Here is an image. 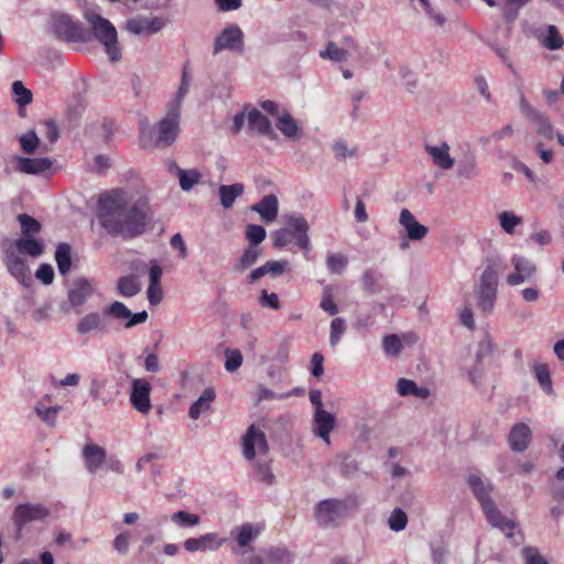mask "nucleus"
Wrapping results in <instances>:
<instances>
[{
  "instance_id": "9",
  "label": "nucleus",
  "mask_w": 564,
  "mask_h": 564,
  "mask_svg": "<svg viewBox=\"0 0 564 564\" xmlns=\"http://www.w3.org/2000/svg\"><path fill=\"white\" fill-rule=\"evenodd\" d=\"M269 444L265 433L254 424H251L242 437V454L249 460H256L258 457H267Z\"/></svg>"
},
{
  "instance_id": "37",
  "label": "nucleus",
  "mask_w": 564,
  "mask_h": 564,
  "mask_svg": "<svg viewBox=\"0 0 564 564\" xmlns=\"http://www.w3.org/2000/svg\"><path fill=\"white\" fill-rule=\"evenodd\" d=\"M57 269L62 275L68 274L72 267L70 247L67 243H59L55 251Z\"/></svg>"
},
{
  "instance_id": "60",
  "label": "nucleus",
  "mask_w": 564,
  "mask_h": 564,
  "mask_svg": "<svg viewBox=\"0 0 564 564\" xmlns=\"http://www.w3.org/2000/svg\"><path fill=\"white\" fill-rule=\"evenodd\" d=\"M288 265L289 262L286 260H270L264 263L267 274H272L273 276L281 275Z\"/></svg>"
},
{
  "instance_id": "11",
  "label": "nucleus",
  "mask_w": 564,
  "mask_h": 564,
  "mask_svg": "<svg viewBox=\"0 0 564 564\" xmlns=\"http://www.w3.org/2000/svg\"><path fill=\"white\" fill-rule=\"evenodd\" d=\"M513 271L506 278V282L510 286H517L525 282H530L536 274V264L529 258L514 254L511 258Z\"/></svg>"
},
{
  "instance_id": "52",
  "label": "nucleus",
  "mask_w": 564,
  "mask_h": 564,
  "mask_svg": "<svg viewBox=\"0 0 564 564\" xmlns=\"http://www.w3.org/2000/svg\"><path fill=\"white\" fill-rule=\"evenodd\" d=\"M388 524L392 531L399 532L404 530L408 524L406 513L402 509L395 508L388 520Z\"/></svg>"
},
{
  "instance_id": "64",
  "label": "nucleus",
  "mask_w": 564,
  "mask_h": 564,
  "mask_svg": "<svg viewBox=\"0 0 564 564\" xmlns=\"http://www.w3.org/2000/svg\"><path fill=\"white\" fill-rule=\"evenodd\" d=\"M324 356L319 352H315L311 359V373L319 378L324 373Z\"/></svg>"
},
{
  "instance_id": "13",
  "label": "nucleus",
  "mask_w": 564,
  "mask_h": 564,
  "mask_svg": "<svg viewBox=\"0 0 564 564\" xmlns=\"http://www.w3.org/2000/svg\"><path fill=\"white\" fill-rule=\"evenodd\" d=\"M520 109L521 112L530 120V122L535 127L538 134L541 137L551 140L554 138L555 132L550 119L543 112L534 109L525 99L523 95L520 98Z\"/></svg>"
},
{
  "instance_id": "45",
  "label": "nucleus",
  "mask_w": 564,
  "mask_h": 564,
  "mask_svg": "<svg viewBox=\"0 0 564 564\" xmlns=\"http://www.w3.org/2000/svg\"><path fill=\"white\" fill-rule=\"evenodd\" d=\"M534 375H535V378L539 381L541 388L546 393H549V394L552 393L553 388H552L551 373H550L549 366L546 364L535 365Z\"/></svg>"
},
{
  "instance_id": "16",
  "label": "nucleus",
  "mask_w": 564,
  "mask_h": 564,
  "mask_svg": "<svg viewBox=\"0 0 564 564\" xmlns=\"http://www.w3.org/2000/svg\"><path fill=\"white\" fill-rule=\"evenodd\" d=\"M226 542L217 532H208L197 538H188L184 541V549L189 553L195 552H216Z\"/></svg>"
},
{
  "instance_id": "31",
  "label": "nucleus",
  "mask_w": 564,
  "mask_h": 564,
  "mask_svg": "<svg viewBox=\"0 0 564 564\" xmlns=\"http://www.w3.org/2000/svg\"><path fill=\"white\" fill-rule=\"evenodd\" d=\"M6 264L11 275L18 281L24 282L29 278L30 271L24 259L10 248L7 250Z\"/></svg>"
},
{
  "instance_id": "56",
  "label": "nucleus",
  "mask_w": 564,
  "mask_h": 564,
  "mask_svg": "<svg viewBox=\"0 0 564 564\" xmlns=\"http://www.w3.org/2000/svg\"><path fill=\"white\" fill-rule=\"evenodd\" d=\"M39 143L40 140L33 130L28 131L25 134L20 137L21 148L28 154L34 153V151L39 147Z\"/></svg>"
},
{
  "instance_id": "19",
  "label": "nucleus",
  "mask_w": 564,
  "mask_h": 564,
  "mask_svg": "<svg viewBox=\"0 0 564 564\" xmlns=\"http://www.w3.org/2000/svg\"><path fill=\"white\" fill-rule=\"evenodd\" d=\"M336 417L326 410H318L313 414V433L327 445L330 444L329 434L335 429Z\"/></svg>"
},
{
  "instance_id": "32",
  "label": "nucleus",
  "mask_w": 564,
  "mask_h": 564,
  "mask_svg": "<svg viewBox=\"0 0 564 564\" xmlns=\"http://www.w3.org/2000/svg\"><path fill=\"white\" fill-rule=\"evenodd\" d=\"M275 126L278 130L288 139H300L301 127L288 110H283L278 117Z\"/></svg>"
},
{
  "instance_id": "39",
  "label": "nucleus",
  "mask_w": 564,
  "mask_h": 564,
  "mask_svg": "<svg viewBox=\"0 0 564 564\" xmlns=\"http://www.w3.org/2000/svg\"><path fill=\"white\" fill-rule=\"evenodd\" d=\"M261 256V248L256 246H249L234 264L235 271H243L253 265L258 258Z\"/></svg>"
},
{
  "instance_id": "5",
  "label": "nucleus",
  "mask_w": 564,
  "mask_h": 564,
  "mask_svg": "<svg viewBox=\"0 0 564 564\" xmlns=\"http://www.w3.org/2000/svg\"><path fill=\"white\" fill-rule=\"evenodd\" d=\"M51 29L57 39L67 43H85L90 41V34L82 23L66 13H53L51 15Z\"/></svg>"
},
{
  "instance_id": "26",
  "label": "nucleus",
  "mask_w": 564,
  "mask_h": 564,
  "mask_svg": "<svg viewBox=\"0 0 564 564\" xmlns=\"http://www.w3.org/2000/svg\"><path fill=\"white\" fill-rule=\"evenodd\" d=\"M215 400V389L212 387L204 389L199 398L189 406L188 416L192 420H198L203 414L209 413L212 411V405Z\"/></svg>"
},
{
  "instance_id": "46",
  "label": "nucleus",
  "mask_w": 564,
  "mask_h": 564,
  "mask_svg": "<svg viewBox=\"0 0 564 564\" xmlns=\"http://www.w3.org/2000/svg\"><path fill=\"white\" fill-rule=\"evenodd\" d=\"M499 224L501 228L509 235H512L516 227L522 224V217L517 216L511 212H502L498 215Z\"/></svg>"
},
{
  "instance_id": "21",
  "label": "nucleus",
  "mask_w": 564,
  "mask_h": 564,
  "mask_svg": "<svg viewBox=\"0 0 564 564\" xmlns=\"http://www.w3.org/2000/svg\"><path fill=\"white\" fill-rule=\"evenodd\" d=\"M164 24L161 18H133L126 22V30L135 35H150L161 31Z\"/></svg>"
},
{
  "instance_id": "40",
  "label": "nucleus",
  "mask_w": 564,
  "mask_h": 564,
  "mask_svg": "<svg viewBox=\"0 0 564 564\" xmlns=\"http://www.w3.org/2000/svg\"><path fill=\"white\" fill-rule=\"evenodd\" d=\"M117 290L120 295L132 297L140 292V284L135 276L127 275L119 279Z\"/></svg>"
},
{
  "instance_id": "54",
  "label": "nucleus",
  "mask_w": 564,
  "mask_h": 564,
  "mask_svg": "<svg viewBox=\"0 0 564 564\" xmlns=\"http://www.w3.org/2000/svg\"><path fill=\"white\" fill-rule=\"evenodd\" d=\"M265 229L260 225H248L246 228V237L250 246L260 245L265 239Z\"/></svg>"
},
{
  "instance_id": "59",
  "label": "nucleus",
  "mask_w": 564,
  "mask_h": 564,
  "mask_svg": "<svg viewBox=\"0 0 564 564\" xmlns=\"http://www.w3.org/2000/svg\"><path fill=\"white\" fill-rule=\"evenodd\" d=\"M131 534L128 531L121 532L113 540V549L120 554H127L129 551Z\"/></svg>"
},
{
  "instance_id": "42",
  "label": "nucleus",
  "mask_w": 564,
  "mask_h": 564,
  "mask_svg": "<svg viewBox=\"0 0 564 564\" xmlns=\"http://www.w3.org/2000/svg\"><path fill=\"white\" fill-rule=\"evenodd\" d=\"M12 93L15 97V102L20 108V115H22L21 109L32 101V91L25 88L22 82L15 80L12 84Z\"/></svg>"
},
{
  "instance_id": "1",
  "label": "nucleus",
  "mask_w": 564,
  "mask_h": 564,
  "mask_svg": "<svg viewBox=\"0 0 564 564\" xmlns=\"http://www.w3.org/2000/svg\"><path fill=\"white\" fill-rule=\"evenodd\" d=\"M98 218L109 235L130 239L147 230L152 212L148 198H132L117 189L100 197Z\"/></svg>"
},
{
  "instance_id": "6",
  "label": "nucleus",
  "mask_w": 564,
  "mask_h": 564,
  "mask_svg": "<svg viewBox=\"0 0 564 564\" xmlns=\"http://www.w3.org/2000/svg\"><path fill=\"white\" fill-rule=\"evenodd\" d=\"M498 288V272L495 264L489 263L482 271L479 282L475 288L477 306L482 313H490L496 304Z\"/></svg>"
},
{
  "instance_id": "62",
  "label": "nucleus",
  "mask_w": 564,
  "mask_h": 564,
  "mask_svg": "<svg viewBox=\"0 0 564 564\" xmlns=\"http://www.w3.org/2000/svg\"><path fill=\"white\" fill-rule=\"evenodd\" d=\"M523 554L527 560V564H549L547 561L541 556L539 551L534 547H524Z\"/></svg>"
},
{
  "instance_id": "22",
  "label": "nucleus",
  "mask_w": 564,
  "mask_h": 564,
  "mask_svg": "<svg viewBox=\"0 0 564 564\" xmlns=\"http://www.w3.org/2000/svg\"><path fill=\"white\" fill-rule=\"evenodd\" d=\"M96 288L94 284L85 279L78 278L74 281L73 288L68 291V302L73 307L84 305L87 300L93 295Z\"/></svg>"
},
{
  "instance_id": "61",
  "label": "nucleus",
  "mask_w": 564,
  "mask_h": 564,
  "mask_svg": "<svg viewBox=\"0 0 564 564\" xmlns=\"http://www.w3.org/2000/svg\"><path fill=\"white\" fill-rule=\"evenodd\" d=\"M494 350V344L489 336L480 340L476 352V361L480 362L485 357L489 356Z\"/></svg>"
},
{
  "instance_id": "12",
  "label": "nucleus",
  "mask_w": 564,
  "mask_h": 564,
  "mask_svg": "<svg viewBox=\"0 0 564 564\" xmlns=\"http://www.w3.org/2000/svg\"><path fill=\"white\" fill-rule=\"evenodd\" d=\"M347 505L343 500L326 499L321 501L315 508V518L321 527L334 524L344 516Z\"/></svg>"
},
{
  "instance_id": "15",
  "label": "nucleus",
  "mask_w": 564,
  "mask_h": 564,
  "mask_svg": "<svg viewBox=\"0 0 564 564\" xmlns=\"http://www.w3.org/2000/svg\"><path fill=\"white\" fill-rule=\"evenodd\" d=\"M120 391L107 378L93 377L90 380L89 394L95 401L104 406L110 405L119 395Z\"/></svg>"
},
{
  "instance_id": "48",
  "label": "nucleus",
  "mask_w": 564,
  "mask_h": 564,
  "mask_svg": "<svg viewBox=\"0 0 564 564\" xmlns=\"http://www.w3.org/2000/svg\"><path fill=\"white\" fill-rule=\"evenodd\" d=\"M18 220L25 237L37 234L41 230V224L28 214H20Z\"/></svg>"
},
{
  "instance_id": "51",
  "label": "nucleus",
  "mask_w": 564,
  "mask_h": 564,
  "mask_svg": "<svg viewBox=\"0 0 564 564\" xmlns=\"http://www.w3.org/2000/svg\"><path fill=\"white\" fill-rule=\"evenodd\" d=\"M346 332V321L343 317H336L330 323L329 344L335 347Z\"/></svg>"
},
{
  "instance_id": "7",
  "label": "nucleus",
  "mask_w": 564,
  "mask_h": 564,
  "mask_svg": "<svg viewBox=\"0 0 564 564\" xmlns=\"http://www.w3.org/2000/svg\"><path fill=\"white\" fill-rule=\"evenodd\" d=\"M50 516V510L42 503H20L13 512L11 520L15 527V540L22 535L23 528L34 521L44 520Z\"/></svg>"
},
{
  "instance_id": "28",
  "label": "nucleus",
  "mask_w": 564,
  "mask_h": 564,
  "mask_svg": "<svg viewBox=\"0 0 564 564\" xmlns=\"http://www.w3.org/2000/svg\"><path fill=\"white\" fill-rule=\"evenodd\" d=\"M425 151L430 155L434 165L442 170H449L454 166V159L449 155V145L444 142L441 145H425Z\"/></svg>"
},
{
  "instance_id": "30",
  "label": "nucleus",
  "mask_w": 564,
  "mask_h": 564,
  "mask_svg": "<svg viewBox=\"0 0 564 564\" xmlns=\"http://www.w3.org/2000/svg\"><path fill=\"white\" fill-rule=\"evenodd\" d=\"M262 527L259 524L243 523L236 527L231 533L236 536V542L240 549H247L261 533Z\"/></svg>"
},
{
  "instance_id": "20",
  "label": "nucleus",
  "mask_w": 564,
  "mask_h": 564,
  "mask_svg": "<svg viewBox=\"0 0 564 564\" xmlns=\"http://www.w3.org/2000/svg\"><path fill=\"white\" fill-rule=\"evenodd\" d=\"M400 225L405 230V237L412 241H421L429 232V228L420 224L414 215L406 208H403L399 218Z\"/></svg>"
},
{
  "instance_id": "47",
  "label": "nucleus",
  "mask_w": 564,
  "mask_h": 564,
  "mask_svg": "<svg viewBox=\"0 0 564 564\" xmlns=\"http://www.w3.org/2000/svg\"><path fill=\"white\" fill-rule=\"evenodd\" d=\"M267 562L269 564H291L292 555L284 547H271L267 552Z\"/></svg>"
},
{
  "instance_id": "4",
  "label": "nucleus",
  "mask_w": 564,
  "mask_h": 564,
  "mask_svg": "<svg viewBox=\"0 0 564 564\" xmlns=\"http://www.w3.org/2000/svg\"><path fill=\"white\" fill-rule=\"evenodd\" d=\"M178 107H172L166 117L163 118L155 128V138L148 135L144 130L140 134V144L142 148H165L171 145L178 134Z\"/></svg>"
},
{
  "instance_id": "58",
  "label": "nucleus",
  "mask_w": 564,
  "mask_h": 564,
  "mask_svg": "<svg viewBox=\"0 0 564 564\" xmlns=\"http://www.w3.org/2000/svg\"><path fill=\"white\" fill-rule=\"evenodd\" d=\"M273 245L275 248L282 249L290 245L293 240L291 238L290 230L285 227L275 230L272 235Z\"/></svg>"
},
{
  "instance_id": "14",
  "label": "nucleus",
  "mask_w": 564,
  "mask_h": 564,
  "mask_svg": "<svg viewBox=\"0 0 564 564\" xmlns=\"http://www.w3.org/2000/svg\"><path fill=\"white\" fill-rule=\"evenodd\" d=\"M243 48V33L237 24H229L216 37L214 43V55L221 51H239Z\"/></svg>"
},
{
  "instance_id": "35",
  "label": "nucleus",
  "mask_w": 564,
  "mask_h": 564,
  "mask_svg": "<svg viewBox=\"0 0 564 564\" xmlns=\"http://www.w3.org/2000/svg\"><path fill=\"white\" fill-rule=\"evenodd\" d=\"M245 186L242 183L232 185H220L218 188L220 204L224 208L229 209L232 207L236 198L243 194Z\"/></svg>"
},
{
  "instance_id": "50",
  "label": "nucleus",
  "mask_w": 564,
  "mask_h": 564,
  "mask_svg": "<svg viewBox=\"0 0 564 564\" xmlns=\"http://www.w3.org/2000/svg\"><path fill=\"white\" fill-rule=\"evenodd\" d=\"M225 357H226L225 369L228 372H235L236 370H238L241 367L243 358H242V354L239 349L227 348L225 350Z\"/></svg>"
},
{
  "instance_id": "53",
  "label": "nucleus",
  "mask_w": 564,
  "mask_h": 564,
  "mask_svg": "<svg viewBox=\"0 0 564 564\" xmlns=\"http://www.w3.org/2000/svg\"><path fill=\"white\" fill-rule=\"evenodd\" d=\"M543 45L549 50H558L563 45V40L555 25L547 26V34L542 41Z\"/></svg>"
},
{
  "instance_id": "2",
  "label": "nucleus",
  "mask_w": 564,
  "mask_h": 564,
  "mask_svg": "<svg viewBox=\"0 0 564 564\" xmlns=\"http://www.w3.org/2000/svg\"><path fill=\"white\" fill-rule=\"evenodd\" d=\"M467 484L473 491L475 498L480 503L481 509L488 522L502 531L506 536L511 538L512 531L516 527L514 521L506 518L497 508L495 501L491 499L494 485L486 478H482L480 473L474 471L467 475Z\"/></svg>"
},
{
  "instance_id": "44",
  "label": "nucleus",
  "mask_w": 564,
  "mask_h": 564,
  "mask_svg": "<svg viewBox=\"0 0 564 564\" xmlns=\"http://www.w3.org/2000/svg\"><path fill=\"white\" fill-rule=\"evenodd\" d=\"M348 264V259L341 253L329 252L326 257L327 269L334 274H341Z\"/></svg>"
},
{
  "instance_id": "33",
  "label": "nucleus",
  "mask_w": 564,
  "mask_h": 564,
  "mask_svg": "<svg viewBox=\"0 0 564 564\" xmlns=\"http://www.w3.org/2000/svg\"><path fill=\"white\" fill-rule=\"evenodd\" d=\"M10 249L14 250L19 254H29L31 257H40L43 253V243L33 238H20L14 240Z\"/></svg>"
},
{
  "instance_id": "27",
  "label": "nucleus",
  "mask_w": 564,
  "mask_h": 564,
  "mask_svg": "<svg viewBox=\"0 0 564 564\" xmlns=\"http://www.w3.org/2000/svg\"><path fill=\"white\" fill-rule=\"evenodd\" d=\"M251 210L258 213L264 223H273L279 213V200L275 195L269 194L251 206Z\"/></svg>"
},
{
  "instance_id": "57",
  "label": "nucleus",
  "mask_w": 564,
  "mask_h": 564,
  "mask_svg": "<svg viewBox=\"0 0 564 564\" xmlns=\"http://www.w3.org/2000/svg\"><path fill=\"white\" fill-rule=\"evenodd\" d=\"M458 175L465 178H473L478 175V169L475 159L470 158L458 164Z\"/></svg>"
},
{
  "instance_id": "49",
  "label": "nucleus",
  "mask_w": 564,
  "mask_h": 564,
  "mask_svg": "<svg viewBox=\"0 0 564 564\" xmlns=\"http://www.w3.org/2000/svg\"><path fill=\"white\" fill-rule=\"evenodd\" d=\"M61 408L58 405L55 406H45L42 403H39L35 406V411L37 415L41 417L43 422H45L50 426H54L56 423V416L59 412Z\"/></svg>"
},
{
  "instance_id": "63",
  "label": "nucleus",
  "mask_w": 564,
  "mask_h": 564,
  "mask_svg": "<svg viewBox=\"0 0 564 564\" xmlns=\"http://www.w3.org/2000/svg\"><path fill=\"white\" fill-rule=\"evenodd\" d=\"M147 294L151 305L160 304L163 299V290L161 284H149Z\"/></svg>"
},
{
  "instance_id": "36",
  "label": "nucleus",
  "mask_w": 564,
  "mask_h": 564,
  "mask_svg": "<svg viewBox=\"0 0 564 564\" xmlns=\"http://www.w3.org/2000/svg\"><path fill=\"white\" fill-rule=\"evenodd\" d=\"M170 520L178 529L195 528L200 523V517L186 510H178L170 516Z\"/></svg>"
},
{
  "instance_id": "17",
  "label": "nucleus",
  "mask_w": 564,
  "mask_h": 564,
  "mask_svg": "<svg viewBox=\"0 0 564 564\" xmlns=\"http://www.w3.org/2000/svg\"><path fill=\"white\" fill-rule=\"evenodd\" d=\"M107 313H110L113 319L126 321V328H131L138 324L147 322L148 319V313L145 311L132 313L127 305L119 301L108 305Z\"/></svg>"
},
{
  "instance_id": "24",
  "label": "nucleus",
  "mask_w": 564,
  "mask_h": 564,
  "mask_svg": "<svg viewBox=\"0 0 564 564\" xmlns=\"http://www.w3.org/2000/svg\"><path fill=\"white\" fill-rule=\"evenodd\" d=\"M247 120L250 131L260 135H267L270 139H274L276 137L271 121L260 110L256 108L249 110L247 113Z\"/></svg>"
},
{
  "instance_id": "10",
  "label": "nucleus",
  "mask_w": 564,
  "mask_h": 564,
  "mask_svg": "<svg viewBox=\"0 0 564 564\" xmlns=\"http://www.w3.org/2000/svg\"><path fill=\"white\" fill-rule=\"evenodd\" d=\"M284 227L290 230L292 240H295L304 256L311 251V239L308 237L310 226L307 220L300 214H289L283 216Z\"/></svg>"
},
{
  "instance_id": "23",
  "label": "nucleus",
  "mask_w": 564,
  "mask_h": 564,
  "mask_svg": "<svg viewBox=\"0 0 564 564\" xmlns=\"http://www.w3.org/2000/svg\"><path fill=\"white\" fill-rule=\"evenodd\" d=\"M85 467L90 474H95L105 463L107 453L101 446L87 443L82 451Z\"/></svg>"
},
{
  "instance_id": "43",
  "label": "nucleus",
  "mask_w": 564,
  "mask_h": 564,
  "mask_svg": "<svg viewBox=\"0 0 564 564\" xmlns=\"http://www.w3.org/2000/svg\"><path fill=\"white\" fill-rule=\"evenodd\" d=\"M382 349L387 356L398 357L403 349V345L398 335L391 334L383 337Z\"/></svg>"
},
{
  "instance_id": "55",
  "label": "nucleus",
  "mask_w": 564,
  "mask_h": 564,
  "mask_svg": "<svg viewBox=\"0 0 564 564\" xmlns=\"http://www.w3.org/2000/svg\"><path fill=\"white\" fill-rule=\"evenodd\" d=\"M256 471L259 480L271 484L273 480V474L270 469L267 457H259L256 462Z\"/></svg>"
},
{
  "instance_id": "41",
  "label": "nucleus",
  "mask_w": 564,
  "mask_h": 564,
  "mask_svg": "<svg viewBox=\"0 0 564 564\" xmlns=\"http://www.w3.org/2000/svg\"><path fill=\"white\" fill-rule=\"evenodd\" d=\"M319 57L335 63H340L347 61L348 51L346 48L338 47L334 42H328L326 48L319 52Z\"/></svg>"
},
{
  "instance_id": "8",
  "label": "nucleus",
  "mask_w": 564,
  "mask_h": 564,
  "mask_svg": "<svg viewBox=\"0 0 564 564\" xmlns=\"http://www.w3.org/2000/svg\"><path fill=\"white\" fill-rule=\"evenodd\" d=\"M108 305L100 312L94 311L85 314L76 325V332L82 336L99 335L104 336L110 332L111 314L107 313Z\"/></svg>"
},
{
  "instance_id": "38",
  "label": "nucleus",
  "mask_w": 564,
  "mask_h": 564,
  "mask_svg": "<svg viewBox=\"0 0 564 564\" xmlns=\"http://www.w3.org/2000/svg\"><path fill=\"white\" fill-rule=\"evenodd\" d=\"M175 169L178 175L180 186L185 192L191 191L202 178V174L196 169L183 170L177 166H175Z\"/></svg>"
},
{
  "instance_id": "25",
  "label": "nucleus",
  "mask_w": 564,
  "mask_h": 564,
  "mask_svg": "<svg viewBox=\"0 0 564 564\" xmlns=\"http://www.w3.org/2000/svg\"><path fill=\"white\" fill-rule=\"evenodd\" d=\"M532 438V432L528 424L517 423L509 433V445L514 452H524Z\"/></svg>"
},
{
  "instance_id": "29",
  "label": "nucleus",
  "mask_w": 564,
  "mask_h": 564,
  "mask_svg": "<svg viewBox=\"0 0 564 564\" xmlns=\"http://www.w3.org/2000/svg\"><path fill=\"white\" fill-rule=\"evenodd\" d=\"M52 166V161L47 158H18L17 170L24 174H40Z\"/></svg>"
},
{
  "instance_id": "3",
  "label": "nucleus",
  "mask_w": 564,
  "mask_h": 564,
  "mask_svg": "<svg viewBox=\"0 0 564 564\" xmlns=\"http://www.w3.org/2000/svg\"><path fill=\"white\" fill-rule=\"evenodd\" d=\"M84 18L90 28L88 31L90 41L95 40L100 43L111 62L120 61L122 53L115 25L108 19L94 11H86Z\"/></svg>"
},
{
  "instance_id": "34",
  "label": "nucleus",
  "mask_w": 564,
  "mask_h": 564,
  "mask_svg": "<svg viewBox=\"0 0 564 564\" xmlns=\"http://www.w3.org/2000/svg\"><path fill=\"white\" fill-rule=\"evenodd\" d=\"M361 281L365 290L370 294L388 290V283L384 281L383 274L373 269L366 270Z\"/></svg>"
},
{
  "instance_id": "18",
  "label": "nucleus",
  "mask_w": 564,
  "mask_h": 564,
  "mask_svg": "<svg viewBox=\"0 0 564 564\" xmlns=\"http://www.w3.org/2000/svg\"><path fill=\"white\" fill-rule=\"evenodd\" d=\"M150 391L151 386L148 381L143 379L133 380L130 401L140 413L145 414L151 410Z\"/></svg>"
}]
</instances>
